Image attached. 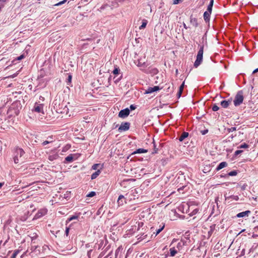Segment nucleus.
<instances>
[{"instance_id": "1", "label": "nucleus", "mask_w": 258, "mask_h": 258, "mask_svg": "<svg viewBox=\"0 0 258 258\" xmlns=\"http://www.w3.org/2000/svg\"><path fill=\"white\" fill-rule=\"evenodd\" d=\"M54 107L56 108L57 112L66 114L69 113V108L65 103H62L61 104H59V100H55L53 102Z\"/></svg>"}, {"instance_id": "2", "label": "nucleus", "mask_w": 258, "mask_h": 258, "mask_svg": "<svg viewBox=\"0 0 258 258\" xmlns=\"http://www.w3.org/2000/svg\"><path fill=\"white\" fill-rule=\"evenodd\" d=\"M55 197H53V199L50 201L52 203V205L56 203L63 204L66 201L70 199V197L68 196H66V195H63V196L61 195H55Z\"/></svg>"}, {"instance_id": "3", "label": "nucleus", "mask_w": 258, "mask_h": 258, "mask_svg": "<svg viewBox=\"0 0 258 258\" xmlns=\"http://www.w3.org/2000/svg\"><path fill=\"white\" fill-rule=\"evenodd\" d=\"M24 151L22 149L19 148H17L16 149L15 152V155L14 157V161L15 163L17 164L20 161H22V157L24 155Z\"/></svg>"}, {"instance_id": "4", "label": "nucleus", "mask_w": 258, "mask_h": 258, "mask_svg": "<svg viewBox=\"0 0 258 258\" xmlns=\"http://www.w3.org/2000/svg\"><path fill=\"white\" fill-rule=\"evenodd\" d=\"M204 53V46H201L200 49L197 55V59L194 63V66L197 68L201 63L203 60V55Z\"/></svg>"}, {"instance_id": "5", "label": "nucleus", "mask_w": 258, "mask_h": 258, "mask_svg": "<svg viewBox=\"0 0 258 258\" xmlns=\"http://www.w3.org/2000/svg\"><path fill=\"white\" fill-rule=\"evenodd\" d=\"M243 101V92L241 91H238L233 101L234 104L235 106L240 105Z\"/></svg>"}, {"instance_id": "6", "label": "nucleus", "mask_w": 258, "mask_h": 258, "mask_svg": "<svg viewBox=\"0 0 258 258\" xmlns=\"http://www.w3.org/2000/svg\"><path fill=\"white\" fill-rule=\"evenodd\" d=\"M32 111L37 113H43V104L35 103Z\"/></svg>"}, {"instance_id": "7", "label": "nucleus", "mask_w": 258, "mask_h": 258, "mask_svg": "<svg viewBox=\"0 0 258 258\" xmlns=\"http://www.w3.org/2000/svg\"><path fill=\"white\" fill-rule=\"evenodd\" d=\"M47 210L46 209H41L39 210L35 214L33 218V220L38 219L46 214Z\"/></svg>"}, {"instance_id": "8", "label": "nucleus", "mask_w": 258, "mask_h": 258, "mask_svg": "<svg viewBox=\"0 0 258 258\" xmlns=\"http://www.w3.org/2000/svg\"><path fill=\"white\" fill-rule=\"evenodd\" d=\"M227 199H228V197H226L225 196V195L223 196L222 195H221L220 197V196L217 197L215 199V202L217 204V206L218 208H219L221 206V204L223 201L226 202V201Z\"/></svg>"}, {"instance_id": "9", "label": "nucleus", "mask_w": 258, "mask_h": 258, "mask_svg": "<svg viewBox=\"0 0 258 258\" xmlns=\"http://www.w3.org/2000/svg\"><path fill=\"white\" fill-rule=\"evenodd\" d=\"M130 114V110L128 108H125L120 110L118 114L119 117L124 118L127 117Z\"/></svg>"}, {"instance_id": "10", "label": "nucleus", "mask_w": 258, "mask_h": 258, "mask_svg": "<svg viewBox=\"0 0 258 258\" xmlns=\"http://www.w3.org/2000/svg\"><path fill=\"white\" fill-rule=\"evenodd\" d=\"M130 123L127 122H122L118 128L119 132L126 131L130 128Z\"/></svg>"}, {"instance_id": "11", "label": "nucleus", "mask_w": 258, "mask_h": 258, "mask_svg": "<svg viewBox=\"0 0 258 258\" xmlns=\"http://www.w3.org/2000/svg\"><path fill=\"white\" fill-rule=\"evenodd\" d=\"M189 187L187 185H182L177 188V191L179 193L184 194V192H189Z\"/></svg>"}, {"instance_id": "12", "label": "nucleus", "mask_w": 258, "mask_h": 258, "mask_svg": "<svg viewBox=\"0 0 258 258\" xmlns=\"http://www.w3.org/2000/svg\"><path fill=\"white\" fill-rule=\"evenodd\" d=\"M251 213V211L249 210H247L241 213H239L237 214L236 217L237 218H243L245 217H248L250 214Z\"/></svg>"}, {"instance_id": "13", "label": "nucleus", "mask_w": 258, "mask_h": 258, "mask_svg": "<svg viewBox=\"0 0 258 258\" xmlns=\"http://www.w3.org/2000/svg\"><path fill=\"white\" fill-rule=\"evenodd\" d=\"M159 89L158 86H154V87H149L148 88L145 92L146 94H150L154 92L157 91Z\"/></svg>"}, {"instance_id": "14", "label": "nucleus", "mask_w": 258, "mask_h": 258, "mask_svg": "<svg viewBox=\"0 0 258 258\" xmlns=\"http://www.w3.org/2000/svg\"><path fill=\"white\" fill-rule=\"evenodd\" d=\"M231 103V100H223L221 102V105L223 108H227L229 104Z\"/></svg>"}, {"instance_id": "15", "label": "nucleus", "mask_w": 258, "mask_h": 258, "mask_svg": "<svg viewBox=\"0 0 258 258\" xmlns=\"http://www.w3.org/2000/svg\"><path fill=\"white\" fill-rule=\"evenodd\" d=\"M117 202L118 205H122L124 203H126L125 199L122 195H120L118 198Z\"/></svg>"}, {"instance_id": "16", "label": "nucleus", "mask_w": 258, "mask_h": 258, "mask_svg": "<svg viewBox=\"0 0 258 258\" xmlns=\"http://www.w3.org/2000/svg\"><path fill=\"white\" fill-rule=\"evenodd\" d=\"M138 66L140 67L146 66V59L145 56H144L143 58H141L138 59Z\"/></svg>"}, {"instance_id": "17", "label": "nucleus", "mask_w": 258, "mask_h": 258, "mask_svg": "<svg viewBox=\"0 0 258 258\" xmlns=\"http://www.w3.org/2000/svg\"><path fill=\"white\" fill-rule=\"evenodd\" d=\"M211 13L206 11L204 14V19L206 22H209Z\"/></svg>"}, {"instance_id": "18", "label": "nucleus", "mask_w": 258, "mask_h": 258, "mask_svg": "<svg viewBox=\"0 0 258 258\" xmlns=\"http://www.w3.org/2000/svg\"><path fill=\"white\" fill-rule=\"evenodd\" d=\"M227 163L226 162H221L219 165L216 168V170L217 171H219L221 170V169L223 168L224 167L227 166Z\"/></svg>"}, {"instance_id": "19", "label": "nucleus", "mask_w": 258, "mask_h": 258, "mask_svg": "<svg viewBox=\"0 0 258 258\" xmlns=\"http://www.w3.org/2000/svg\"><path fill=\"white\" fill-rule=\"evenodd\" d=\"M190 22L193 26L197 27L198 26V23L197 22V19L196 18L190 17Z\"/></svg>"}, {"instance_id": "20", "label": "nucleus", "mask_w": 258, "mask_h": 258, "mask_svg": "<svg viewBox=\"0 0 258 258\" xmlns=\"http://www.w3.org/2000/svg\"><path fill=\"white\" fill-rule=\"evenodd\" d=\"M58 157V156L56 154L49 155L48 156V160L50 161H53V160L56 159Z\"/></svg>"}, {"instance_id": "21", "label": "nucleus", "mask_w": 258, "mask_h": 258, "mask_svg": "<svg viewBox=\"0 0 258 258\" xmlns=\"http://www.w3.org/2000/svg\"><path fill=\"white\" fill-rule=\"evenodd\" d=\"M188 136V133L187 132H183L181 135L180 136L179 138V140L181 142L185 138H187Z\"/></svg>"}, {"instance_id": "22", "label": "nucleus", "mask_w": 258, "mask_h": 258, "mask_svg": "<svg viewBox=\"0 0 258 258\" xmlns=\"http://www.w3.org/2000/svg\"><path fill=\"white\" fill-rule=\"evenodd\" d=\"M213 4H214V0H211L210 4L208 6L207 10V12H209L211 13L212 12Z\"/></svg>"}, {"instance_id": "23", "label": "nucleus", "mask_w": 258, "mask_h": 258, "mask_svg": "<svg viewBox=\"0 0 258 258\" xmlns=\"http://www.w3.org/2000/svg\"><path fill=\"white\" fill-rule=\"evenodd\" d=\"M147 152V150L144 149H138L136 151L134 152L133 154H141V153H145Z\"/></svg>"}, {"instance_id": "24", "label": "nucleus", "mask_w": 258, "mask_h": 258, "mask_svg": "<svg viewBox=\"0 0 258 258\" xmlns=\"http://www.w3.org/2000/svg\"><path fill=\"white\" fill-rule=\"evenodd\" d=\"M100 172H101L99 170H97L96 172H95L91 175V179H95L100 174Z\"/></svg>"}, {"instance_id": "25", "label": "nucleus", "mask_w": 258, "mask_h": 258, "mask_svg": "<svg viewBox=\"0 0 258 258\" xmlns=\"http://www.w3.org/2000/svg\"><path fill=\"white\" fill-rule=\"evenodd\" d=\"M79 216L78 215H73L71 216L70 218H69L67 220V222H69L73 220H77L78 219Z\"/></svg>"}, {"instance_id": "26", "label": "nucleus", "mask_w": 258, "mask_h": 258, "mask_svg": "<svg viewBox=\"0 0 258 258\" xmlns=\"http://www.w3.org/2000/svg\"><path fill=\"white\" fill-rule=\"evenodd\" d=\"M65 160L68 162H72L73 160V155L72 154L69 155L65 158Z\"/></svg>"}, {"instance_id": "27", "label": "nucleus", "mask_w": 258, "mask_h": 258, "mask_svg": "<svg viewBox=\"0 0 258 258\" xmlns=\"http://www.w3.org/2000/svg\"><path fill=\"white\" fill-rule=\"evenodd\" d=\"M176 253L177 250L175 249L174 247H172L170 249V256H173L176 254Z\"/></svg>"}, {"instance_id": "28", "label": "nucleus", "mask_w": 258, "mask_h": 258, "mask_svg": "<svg viewBox=\"0 0 258 258\" xmlns=\"http://www.w3.org/2000/svg\"><path fill=\"white\" fill-rule=\"evenodd\" d=\"M215 227H216V225L215 224H213L212 225H211L210 226V231L208 232V234L211 235L213 232H214V231L215 230Z\"/></svg>"}, {"instance_id": "29", "label": "nucleus", "mask_w": 258, "mask_h": 258, "mask_svg": "<svg viewBox=\"0 0 258 258\" xmlns=\"http://www.w3.org/2000/svg\"><path fill=\"white\" fill-rule=\"evenodd\" d=\"M199 212V209H194V210H192V211L189 214V216H194L196 214H197Z\"/></svg>"}, {"instance_id": "30", "label": "nucleus", "mask_w": 258, "mask_h": 258, "mask_svg": "<svg viewBox=\"0 0 258 258\" xmlns=\"http://www.w3.org/2000/svg\"><path fill=\"white\" fill-rule=\"evenodd\" d=\"M147 21L146 20L142 22V24L140 26L139 29H142L145 28L147 25Z\"/></svg>"}, {"instance_id": "31", "label": "nucleus", "mask_w": 258, "mask_h": 258, "mask_svg": "<svg viewBox=\"0 0 258 258\" xmlns=\"http://www.w3.org/2000/svg\"><path fill=\"white\" fill-rule=\"evenodd\" d=\"M19 253V250H16L14 251L12 255L11 256L10 258H16L17 254Z\"/></svg>"}, {"instance_id": "32", "label": "nucleus", "mask_w": 258, "mask_h": 258, "mask_svg": "<svg viewBox=\"0 0 258 258\" xmlns=\"http://www.w3.org/2000/svg\"><path fill=\"white\" fill-rule=\"evenodd\" d=\"M228 199L231 198L234 200L238 201L239 199V198L237 196H235L234 195H231L230 197H228Z\"/></svg>"}, {"instance_id": "33", "label": "nucleus", "mask_w": 258, "mask_h": 258, "mask_svg": "<svg viewBox=\"0 0 258 258\" xmlns=\"http://www.w3.org/2000/svg\"><path fill=\"white\" fill-rule=\"evenodd\" d=\"M164 225H163L160 228L157 230L156 231V235H158L159 233H160L162 231V230L164 229Z\"/></svg>"}, {"instance_id": "34", "label": "nucleus", "mask_w": 258, "mask_h": 258, "mask_svg": "<svg viewBox=\"0 0 258 258\" xmlns=\"http://www.w3.org/2000/svg\"><path fill=\"white\" fill-rule=\"evenodd\" d=\"M248 198H249L250 200H251V199H252L254 201V202H251V203L252 204H255V203L257 202V201H256V197H252L251 198L249 197Z\"/></svg>"}, {"instance_id": "35", "label": "nucleus", "mask_w": 258, "mask_h": 258, "mask_svg": "<svg viewBox=\"0 0 258 258\" xmlns=\"http://www.w3.org/2000/svg\"><path fill=\"white\" fill-rule=\"evenodd\" d=\"M236 174H237V172L236 171H232L228 173V175L229 176H235Z\"/></svg>"}, {"instance_id": "36", "label": "nucleus", "mask_w": 258, "mask_h": 258, "mask_svg": "<svg viewBox=\"0 0 258 258\" xmlns=\"http://www.w3.org/2000/svg\"><path fill=\"white\" fill-rule=\"evenodd\" d=\"M248 147V145L246 143H244L241 145L238 148H247Z\"/></svg>"}, {"instance_id": "37", "label": "nucleus", "mask_w": 258, "mask_h": 258, "mask_svg": "<svg viewBox=\"0 0 258 258\" xmlns=\"http://www.w3.org/2000/svg\"><path fill=\"white\" fill-rule=\"evenodd\" d=\"M219 109V107L215 104L214 105H213V106L212 107V110L214 111H216L218 110Z\"/></svg>"}, {"instance_id": "38", "label": "nucleus", "mask_w": 258, "mask_h": 258, "mask_svg": "<svg viewBox=\"0 0 258 258\" xmlns=\"http://www.w3.org/2000/svg\"><path fill=\"white\" fill-rule=\"evenodd\" d=\"M100 164H94L92 167V168L93 169V170H96L97 169V168L100 166Z\"/></svg>"}, {"instance_id": "39", "label": "nucleus", "mask_w": 258, "mask_h": 258, "mask_svg": "<svg viewBox=\"0 0 258 258\" xmlns=\"http://www.w3.org/2000/svg\"><path fill=\"white\" fill-rule=\"evenodd\" d=\"M103 205H102L100 208L97 211V215H99L102 211H103Z\"/></svg>"}, {"instance_id": "40", "label": "nucleus", "mask_w": 258, "mask_h": 258, "mask_svg": "<svg viewBox=\"0 0 258 258\" xmlns=\"http://www.w3.org/2000/svg\"><path fill=\"white\" fill-rule=\"evenodd\" d=\"M119 68H115L113 71V73L114 74V75H117L119 73Z\"/></svg>"}, {"instance_id": "41", "label": "nucleus", "mask_w": 258, "mask_h": 258, "mask_svg": "<svg viewBox=\"0 0 258 258\" xmlns=\"http://www.w3.org/2000/svg\"><path fill=\"white\" fill-rule=\"evenodd\" d=\"M242 152H243L242 150H237L235 152V155L237 156L238 155L241 153Z\"/></svg>"}, {"instance_id": "42", "label": "nucleus", "mask_w": 258, "mask_h": 258, "mask_svg": "<svg viewBox=\"0 0 258 258\" xmlns=\"http://www.w3.org/2000/svg\"><path fill=\"white\" fill-rule=\"evenodd\" d=\"M236 128L235 127H232L230 128H228V131L229 132H232L234 131H236Z\"/></svg>"}, {"instance_id": "43", "label": "nucleus", "mask_w": 258, "mask_h": 258, "mask_svg": "<svg viewBox=\"0 0 258 258\" xmlns=\"http://www.w3.org/2000/svg\"><path fill=\"white\" fill-rule=\"evenodd\" d=\"M52 142V141H45L42 143V145L43 146H45L50 143H51Z\"/></svg>"}, {"instance_id": "44", "label": "nucleus", "mask_w": 258, "mask_h": 258, "mask_svg": "<svg viewBox=\"0 0 258 258\" xmlns=\"http://www.w3.org/2000/svg\"><path fill=\"white\" fill-rule=\"evenodd\" d=\"M69 230H70V228L69 227H67L66 231H65V234L67 236H68L69 235Z\"/></svg>"}, {"instance_id": "45", "label": "nucleus", "mask_w": 258, "mask_h": 258, "mask_svg": "<svg viewBox=\"0 0 258 258\" xmlns=\"http://www.w3.org/2000/svg\"><path fill=\"white\" fill-rule=\"evenodd\" d=\"M184 86V82H183L182 83V84L180 85L179 90H181L183 91Z\"/></svg>"}, {"instance_id": "46", "label": "nucleus", "mask_w": 258, "mask_h": 258, "mask_svg": "<svg viewBox=\"0 0 258 258\" xmlns=\"http://www.w3.org/2000/svg\"><path fill=\"white\" fill-rule=\"evenodd\" d=\"M67 1V0H63V1H61V2H60L59 3H58V4H56L55 5L56 6H59V5H61L63 4H64Z\"/></svg>"}, {"instance_id": "47", "label": "nucleus", "mask_w": 258, "mask_h": 258, "mask_svg": "<svg viewBox=\"0 0 258 258\" xmlns=\"http://www.w3.org/2000/svg\"><path fill=\"white\" fill-rule=\"evenodd\" d=\"M180 0H174L173 4L174 5L178 4L180 2Z\"/></svg>"}, {"instance_id": "48", "label": "nucleus", "mask_w": 258, "mask_h": 258, "mask_svg": "<svg viewBox=\"0 0 258 258\" xmlns=\"http://www.w3.org/2000/svg\"><path fill=\"white\" fill-rule=\"evenodd\" d=\"M182 91H182V90H179L178 92V93H177V96H178V97H180V96H181V94H182Z\"/></svg>"}, {"instance_id": "49", "label": "nucleus", "mask_w": 258, "mask_h": 258, "mask_svg": "<svg viewBox=\"0 0 258 258\" xmlns=\"http://www.w3.org/2000/svg\"><path fill=\"white\" fill-rule=\"evenodd\" d=\"M180 178L181 179H184V176L182 175H181L180 176H179L177 180H179Z\"/></svg>"}, {"instance_id": "50", "label": "nucleus", "mask_w": 258, "mask_h": 258, "mask_svg": "<svg viewBox=\"0 0 258 258\" xmlns=\"http://www.w3.org/2000/svg\"><path fill=\"white\" fill-rule=\"evenodd\" d=\"M23 58H24V55H20V56H19L18 57V60H21V59H23Z\"/></svg>"}, {"instance_id": "51", "label": "nucleus", "mask_w": 258, "mask_h": 258, "mask_svg": "<svg viewBox=\"0 0 258 258\" xmlns=\"http://www.w3.org/2000/svg\"><path fill=\"white\" fill-rule=\"evenodd\" d=\"M24 199L22 198L21 197H19L18 198V200L19 201V202H21L22 200H23Z\"/></svg>"}, {"instance_id": "52", "label": "nucleus", "mask_w": 258, "mask_h": 258, "mask_svg": "<svg viewBox=\"0 0 258 258\" xmlns=\"http://www.w3.org/2000/svg\"><path fill=\"white\" fill-rule=\"evenodd\" d=\"M71 80H72V76L69 75V77H68V81L69 82H71Z\"/></svg>"}, {"instance_id": "53", "label": "nucleus", "mask_w": 258, "mask_h": 258, "mask_svg": "<svg viewBox=\"0 0 258 258\" xmlns=\"http://www.w3.org/2000/svg\"><path fill=\"white\" fill-rule=\"evenodd\" d=\"M135 107L133 105H131L130 106V108L131 110H134L135 109Z\"/></svg>"}, {"instance_id": "54", "label": "nucleus", "mask_w": 258, "mask_h": 258, "mask_svg": "<svg viewBox=\"0 0 258 258\" xmlns=\"http://www.w3.org/2000/svg\"><path fill=\"white\" fill-rule=\"evenodd\" d=\"M95 195H87V197L89 198H91L94 197Z\"/></svg>"}, {"instance_id": "55", "label": "nucleus", "mask_w": 258, "mask_h": 258, "mask_svg": "<svg viewBox=\"0 0 258 258\" xmlns=\"http://www.w3.org/2000/svg\"><path fill=\"white\" fill-rule=\"evenodd\" d=\"M258 72V68L255 69L253 71V74H254V73H256Z\"/></svg>"}, {"instance_id": "56", "label": "nucleus", "mask_w": 258, "mask_h": 258, "mask_svg": "<svg viewBox=\"0 0 258 258\" xmlns=\"http://www.w3.org/2000/svg\"><path fill=\"white\" fill-rule=\"evenodd\" d=\"M208 132V130H205L202 132L203 135H205Z\"/></svg>"}, {"instance_id": "57", "label": "nucleus", "mask_w": 258, "mask_h": 258, "mask_svg": "<svg viewBox=\"0 0 258 258\" xmlns=\"http://www.w3.org/2000/svg\"><path fill=\"white\" fill-rule=\"evenodd\" d=\"M254 229L255 231H256V232L257 231H258V225H257V226H255V227L254 228Z\"/></svg>"}, {"instance_id": "58", "label": "nucleus", "mask_w": 258, "mask_h": 258, "mask_svg": "<svg viewBox=\"0 0 258 258\" xmlns=\"http://www.w3.org/2000/svg\"><path fill=\"white\" fill-rule=\"evenodd\" d=\"M52 138L51 137H49L48 138V140L47 141H52Z\"/></svg>"}, {"instance_id": "59", "label": "nucleus", "mask_w": 258, "mask_h": 258, "mask_svg": "<svg viewBox=\"0 0 258 258\" xmlns=\"http://www.w3.org/2000/svg\"><path fill=\"white\" fill-rule=\"evenodd\" d=\"M4 184V182H0V188L3 186Z\"/></svg>"}, {"instance_id": "60", "label": "nucleus", "mask_w": 258, "mask_h": 258, "mask_svg": "<svg viewBox=\"0 0 258 258\" xmlns=\"http://www.w3.org/2000/svg\"><path fill=\"white\" fill-rule=\"evenodd\" d=\"M183 27H184V28L185 29H187V26H186V25H185L184 23L183 24Z\"/></svg>"}, {"instance_id": "61", "label": "nucleus", "mask_w": 258, "mask_h": 258, "mask_svg": "<svg viewBox=\"0 0 258 258\" xmlns=\"http://www.w3.org/2000/svg\"><path fill=\"white\" fill-rule=\"evenodd\" d=\"M157 149L155 148L154 152L153 153V154H154V153H157Z\"/></svg>"}, {"instance_id": "62", "label": "nucleus", "mask_w": 258, "mask_h": 258, "mask_svg": "<svg viewBox=\"0 0 258 258\" xmlns=\"http://www.w3.org/2000/svg\"><path fill=\"white\" fill-rule=\"evenodd\" d=\"M244 231H245V229H243V230H241V231L239 233V234H240L241 233H242V232H244Z\"/></svg>"}, {"instance_id": "63", "label": "nucleus", "mask_w": 258, "mask_h": 258, "mask_svg": "<svg viewBox=\"0 0 258 258\" xmlns=\"http://www.w3.org/2000/svg\"><path fill=\"white\" fill-rule=\"evenodd\" d=\"M89 194H95V192L94 191H91L89 192Z\"/></svg>"}, {"instance_id": "64", "label": "nucleus", "mask_w": 258, "mask_h": 258, "mask_svg": "<svg viewBox=\"0 0 258 258\" xmlns=\"http://www.w3.org/2000/svg\"><path fill=\"white\" fill-rule=\"evenodd\" d=\"M175 192V191H172V192H171V194H174Z\"/></svg>"}]
</instances>
